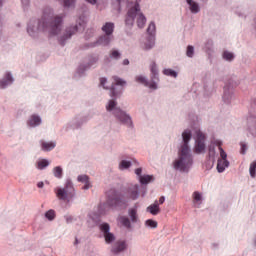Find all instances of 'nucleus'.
<instances>
[{
  "label": "nucleus",
  "instance_id": "a211bd4d",
  "mask_svg": "<svg viewBox=\"0 0 256 256\" xmlns=\"http://www.w3.org/2000/svg\"><path fill=\"white\" fill-rule=\"evenodd\" d=\"M127 249V244H125V241H120L114 244L112 251L113 253H121V251H125Z\"/></svg>",
  "mask_w": 256,
  "mask_h": 256
},
{
  "label": "nucleus",
  "instance_id": "f3484780",
  "mask_svg": "<svg viewBox=\"0 0 256 256\" xmlns=\"http://www.w3.org/2000/svg\"><path fill=\"white\" fill-rule=\"evenodd\" d=\"M27 125L29 127H37V125H41V117L37 115H32L27 121Z\"/></svg>",
  "mask_w": 256,
  "mask_h": 256
},
{
  "label": "nucleus",
  "instance_id": "9d476101",
  "mask_svg": "<svg viewBox=\"0 0 256 256\" xmlns=\"http://www.w3.org/2000/svg\"><path fill=\"white\" fill-rule=\"evenodd\" d=\"M219 151H220L221 158L218 159L217 170H218V173H223V171H225V169L229 167V162L227 161V152L223 150V148L221 147V144H219Z\"/></svg>",
  "mask_w": 256,
  "mask_h": 256
},
{
  "label": "nucleus",
  "instance_id": "3c124183",
  "mask_svg": "<svg viewBox=\"0 0 256 256\" xmlns=\"http://www.w3.org/2000/svg\"><path fill=\"white\" fill-rule=\"evenodd\" d=\"M67 223H71V219L70 218H67Z\"/></svg>",
  "mask_w": 256,
  "mask_h": 256
},
{
  "label": "nucleus",
  "instance_id": "f03ea898",
  "mask_svg": "<svg viewBox=\"0 0 256 256\" xmlns=\"http://www.w3.org/2000/svg\"><path fill=\"white\" fill-rule=\"evenodd\" d=\"M182 139L184 144L182 145L179 152V159L174 162V169L179 171H187L189 167L193 164V158L189 153V141H191V131L185 130L182 133Z\"/></svg>",
  "mask_w": 256,
  "mask_h": 256
},
{
  "label": "nucleus",
  "instance_id": "2f4dec72",
  "mask_svg": "<svg viewBox=\"0 0 256 256\" xmlns=\"http://www.w3.org/2000/svg\"><path fill=\"white\" fill-rule=\"evenodd\" d=\"M164 75H168L169 77H177V72L171 69H165L164 70Z\"/></svg>",
  "mask_w": 256,
  "mask_h": 256
},
{
  "label": "nucleus",
  "instance_id": "6ab92c4d",
  "mask_svg": "<svg viewBox=\"0 0 256 256\" xmlns=\"http://www.w3.org/2000/svg\"><path fill=\"white\" fill-rule=\"evenodd\" d=\"M78 181L80 183H84L83 189H90L91 182H89V176H87V175H80V176H78Z\"/></svg>",
  "mask_w": 256,
  "mask_h": 256
},
{
  "label": "nucleus",
  "instance_id": "58836bf2",
  "mask_svg": "<svg viewBox=\"0 0 256 256\" xmlns=\"http://www.w3.org/2000/svg\"><path fill=\"white\" fill-rule=\"evenodd\" d=\"M151 72L153 73V75H157V65L155 64V62H153L151 65Z\"/></svg>",
  "mask_w": 256,
  "mask_h": 256
},
{
  "label": "nucleus",
  "instance_id": "de8ad7c7",
  "mask_svg": "<svg viewBox=\"0 0 256 256\" xmlns=\"http://www.w3.org/2000/svg\"><path fill=\"white\" fill-rule=\"evenodd\" d=\"M86 1L91 5H95V3H97V0H86Z\"/></svg>",
  "mask_w": 256,
  "mask_h": 256
},
{
  "label": "nucleus",
  "instance_id": "c03bdc74",
  "mask_svg": "<svg viewBox=\"0 0 256 256\" xmlns=\"http://www.w3.org/2000/svg\"><path fill=\"white\" fill-rule=\"evenodd\" d=\"M247 149V146L242 144V149H241V153L242 155H245V150Z\"/></svg>",
  "mask_w": 256,
  "mask_h": 256
},
{
  "label": "nucleus",
  "instance_id": "39448f33",
  "mask_svg": "<svg viewBox=\"0 0 256 256\" xmlns=\"http://www.w3.org/2000/svg\"><path fill=\"white\" fill-rule=\"evenodd\" d=\"M56 197L61 201H71L75 197V188L71 181L66 182L64 188L55 189Z\"/></svg>",
  "mask_w": 256,
  "mask_h": 256
},
{
  "label": "nucleus",
  "instance_id": "c9c22d12",
  "mask_svg": "<svg viewBox=\"0 0 256 256\" xmlns=\"http://www.w3.org/2000/svg\"><path fill=\"white\" fill-rule=\"evenodd\" d=\"M193 53H194L193 46H188L187 47V52H186L187 57H193Z\"/></svg>",
  "mask_w": 256,
  "mask_h": 256
},
{
  "label": "nucleus",
  "instance_id": "49530a36",
  "mask_svg": "<svg viewBox=\"0 0 256 256\" xmlns=\"http://www.w3.org/2000/svg\"><path fill=\"white\" fill-rule=\"evenodd\" d=\"M44 185L45 184L43 182H38L37 187H39V189H43Z\"/></svg>",
  "mask_w": 256,
  "mask_h": 256
},
{
  "label": "nucleus",
  "instance_id": "4d7b16f0",
  "mask_svg": "<svg viewBox=\"0 0 256 256\" xmlns=\"http://www.w3.org/2000/svg\"><path fill=\"white\" fill-rule=\"evenodd\" d=\"M118 3H121V0H118Z\"/></svg>",
  "mask_w": 256,
  "mask_h": 256
},
{
  "label": "nucleus",
  "instance_id": "6e6552de",
  "mask_svg": "<svg viewBox=\"0 0 256 256\" xmlns=\"http://www.w3.org/2000/svg\"><path fill=\"white\" fill-rule=\"evenodd\" d=\"M77 31H85V17H80L78 25L68 28L66 30V34L60 39L61 45H63L64 41H67V39H70L72 35H75Z\"/></svg>",
  "mask_w": 256,
  "mask_h": 256
},
{
  "label": "nucleus",
  "instance_id": "a878e982",
  "mask_svg": "<svg viewBox=\"0 0 256 256\" xmlns=\"http://www.w3.org/2000/svg\"><path fill=\"white\" fill-rule=\"evenodd\" d=\"M54 176L58 179H61L63 177V169L60 166H57L53 170Z\"/></svg>",
  "mask_w": 256,
  "mask_h": 256
},
{
  "label": "nucleus",
  "instance_id": "a19ab883",
  "mask_svg": "<svg viewBox=\"0 0 256 256\" xmlns=\"http://www.w3.org/2000/svg\"><path fill=\"white\" fill-rule=\"evenodd\" d=\"M105 83H107V78H100V85H101L104 89H107V87H105Z\"/></svg>",
  "mask_w": 256,
  "mask_h": 256
},
{
  "label": "nucleus",
  "instance_id": "f257e3e1",
  "mask_svg": "<svg viewBox=\"0 0 256 256\" xmlns=\"http://www.w3.org/2000/svg\"><path fill=\"white\" fill-rule=\"evenodd\" d=\"M64 17V14L54 15L51 8H45L41 19L38 21V27L35 29L28 26L27 32L30 37H35V34L39 32L48 33L50 37L53 35H59V33H61Z\"/></svg>",
  "mask_w": 256,
  "mask_h": 256
},
{
  "label": "nucleus",
  "instance_id": "20e7f679",
  "mask_svg": "<svg viewBox=\"0 0 256 256\" xmlns=\"http://www.w3.org/2000/svg\"><path fill=\"white\" fill-rule=\"evenodd\" d=\"M106 110L114 111L113 115L116 117V119H118V121H120L124 125H127L128 127H131L133 125L131 117H129V115H126V113L120 108H117V101L109 100L108 105H106Z\"/></svg>",
  "mask_w": 256,
  "mask_h": 256
},
{
  "label": "nucleus",
  "instance_id": "ddd939ff",
  "mask_svg": "<svg viewBox=\"0 0 256 256\" xmlns=\"http://www.w3.org/2000/svg\"><path fill=\"white\" fill-rule=\"evenodd\" d=\"M127 195L129 199H132L133 201H135V199L139 197V185L134 184L128 187Z\"/></svg>",
  "mask_w": 256,
  "mask_h": 256
},
{
  "label": "nucleus",
  "instance_id": "09e8293b",
  "mask_svg": "<svg viewBox=\"0 0 256 256\" xmlns=\"http://www.w3.org/2000/svg\"><path fill=\"white\" fill-rule=\"evenodd\" d=\"M23 5H29V0H21Z\"/></svg>",
  "mask_w": 256,
  "mask_h": 256
},
{
  "label": "nucleus",
  "instance_id": "b1692460",
  "mask_svg": "<svg viewBox=\"0 0 256 256\" xmlns=\"http://www.w3.org/2000/svg\"><path fill=\"white\" fill-rule=\"evenodd\" d=\"M111 229V226H109V223H102L100 225V231L103 233V235H107Z\"/></svg>",
  "mask_w": 256,
  "mask_h": 256
},
{
  "label": "nucleus",
  "instance_id": "473e14b6",
  "mask_svg": "<svg viewBox=\"0 0 256 256\" xmlns=\"http://www.w3.org/2000/svg\"><path fill=\"white\" fill-rule=\"evenodd\" d=\"M112 79L116 85H121V86L125 85V81H123V79H121L117 76H113Z\"/></svg>",
  "mask_w": 256,
  "mask_h": 256
},
{
  "label": "nucleus",
  "instance_id": "cd10ccee",
  "mask_svg": "<svg viewBox=\"0 0 256 256\" xmlns=\"http://www.w3.org/2000/svg\"><path fill=\"white\" fill-rule=\"evenodd\" d=\"M45 217H46V219H48V221H53V219H55V210H53V209L48 210L45 213Z\"/></svg>",
  "mask_w": 256,
  "mask_h": 256
},
{
  "label": "nucleus",
  "instance_id": "f704fd0d",
  "mask_svg": "<svg viewBox=\"0 0 256 256\" xmlns=\"http://www.w3.org/2000/svg\"><path fill=\"white\" fill-rule=\"evenodd\" d=\"M146 225L148 227H152V229H155V228H157V221H155V220H147L146 221Z\"/></svg>",
  "mask_w": 256,
  "mask_h": 256
},
{
  "label": "nucleus",
  "instance_id": "1a4fd4ad",
  "mask_svg": "<svg viewBox=\"0 0 256 256\" xmlns=\"http://www.w3.org/2000/svg\"><path fill=\"white\" fill-rule=\"evenodd\" d=\"M155 31H156L155 23L151 22L147 28V33L151 35V37L144 44L143 46L144 51H149V49H153V47H155V38H153V35H155Z\"/></svg>",
  "mask_w": 256,
  "mask_h": 256
},
{
  "label": "nucleus",
  "instance_id": "4c0bfd02",
  "mask_svg": "<svg viewBox=\"0 0 256 256\" xmlns=\"http://www.w3.org/2000/svg\"><path fill=\"white\" fill-rule=\"evenodd\" d=\"M193 199H194V201H201V193L194 192L193 193Z\"/></svg>",
  "mask_w": 256,
  "mask_h": 256
},
{
  "label": "nucleus",
  "instance_id": "5701e85b",
  "mask_svg": "<svg viewBox=\"0 0 256 256\" xmlns=\"http://www.w3.org/2000/svg\"><path fill=\"white\" fill-rule=\"evenodd\" d=\"M129 215L132 223H137V209L135 208L130 209Z\"/></svg>",
  "mask_w": 256,
  "mask_h": 256
},
{
  "label": "nucleus",
  "instance_id": "2eb2a0df",
  "mask_svg": "<svg viewBox=\"0 0 256 256\" xmlns=\"http://www.w3.org/2000/svg\"><path fill=\"white\" fill-rule=\"evenodd\" d=\"M148 213H151V215H159L161 213V208H159V202L156 200L154 204H151L147 207Z\"/></svg>",
  "mask_w": 256,
  "mask_h": 256
},
{
  "label": "nucleus",
  "instance_id": "412c9836",
  "mask_svg": "<svg viewBox=\"0 0 256 256\" xmlns=\"http://www.w3.org/2000/svg\"><path fill=\"white\" fill-rule=\"evenodd\" d=\"M118 221L124 226L126 227V229H131V221L129 220V218L125 217V216H121L118 218Z\"/></svg>",
  "mask_w": 256,
  "mask_h": 256
},
{
  "label": "nucleus",
  "instance_id": "393cba45",
  "mask_svg": "<svg viewBox=\"0 0 256 256\" xmlns=\"http://www.w3.org/2000/svg\"><path fill=\"white\" fill-rule=\"evenodd\" d=\"M190 6L191 13H199V4L197 2L192 1V3H188Z\"/></svg>",
  "mask_w": 256,
  "mask_h": 256
},
{
  "label": "nucleus",
  "instance_id": "dca6fc26",
  "mask_svg": "<svg viewBox=\"0 0 256 256\" xmlns=\"http://www.w3.org/2000/svg\"><path fill=\"white\" fill-rule=\"evenodd\" d=\"M136 81L137 83H141L142 85H145V87H149L150 89H157V84H155L154 82H147V79H145V77L143 76L136 77Z\"/></svg>",
  "mask_w": 256,
  "mask_h": 256
},
{
  "label": "nucleus",
  "instance_id": "aec40b11",
  "mask_svg": "<svg viewBox=\"0 0 256 256\" xmlns=\"http://www.w3.org/2000/svg\"><path fill=\"white\" fill-rule=\"evenodd\" d=\"M56 144L54 142H42L41 147L42 151H53Z\"/></svg>",
  "mask_w": 256,
  "mask_h": 256
},
{
  "label": "nucleus",
  "instance_id": "c756f323",
  "mask_svg": "<svg viewBox=\"0 0 256 256\" xmlns=\"http://www.w3.org/2000/svg\"><path fill=\"white\" fill-rule=\"evenodd\" d=\"M249 171H250L251 177L255 178V175H256V162H252L250 164Z\"/></svg>",
  "mask_w": 256,
  "mask_h": 256
},
{
  "label": "nucleus",
  "instance_id": "79ce46f5",
  "mask_svg": "<svg viewBox=\"0 0 256 256\" xmlns=\"http://www.w3.org/2000/svg\"><path fill=\"white\" fill-rule=\"evenodd\" d=\"M247 121H248V125H251V123H256L255 118H252V117H249V118L247 119Z\"/></svg>",
  "mask_w": 256,
  "mask_h": 256
},
{
  "label": "nucleus",
  "instance_id": "603ef678",
  "mask_svg": "<svg viewBox=\"0 0 256 256\" xmlns=\"http://www.w3.org/2000/svg\"><path fill=\"white\" fill-rule=\"evenodd\" d=\"M187 1V3H192L193 2V0H186Z\"/></svg>",
  "mask_w": 256,
  "mask_h": 256
},
{
  "label": "nucleus",
  "instance_id": "9b49d317",
  "mask_svg": "<svg viewBox=\"0 0 256 256\" xmlns=\"http://www.w3.org/2000/svg\"><path fill=\"white\" fill-rule=\"evenodd\" d=\"M205 151V134L200 130L196 131L195 153H204Z\"/></svg>",
  "mask_w": 256,
  "mask_h": 256
},
{
  "label": "nucleus",
  "instance_id": "423d86ee",
  "mask_svg": "<svg viewBox=\"0 0 256 256\" xmlns=\"http://www.w3.org/2000/svg\"><path fill=\"white\" fill-rule=\"evenodd\" d=\"M115 29V24L111 22H107L103 27L102 31L106 33V35L100 37L98 41L96 42L97 45H109L111 43L113 37L111 36L113 34V31Z\"/></svg>",
  "mask_w": 256,
  "mask_h": 256
},
{
  "label": "nucleus",
  "instance_id": "c85d7f7f",
  "mask_svg": "<svg viewBox=\"0 0 256 256\" xmlns=\"http://www.w3.org/2000/svg\"><path fill=\"white\" fill-rule=\"evenodd\" d=\"M104 239L106 243H112V241H115V235H113L111 232H108L107 234H104Z\"/></svg>",
  "mask_w": 256,
  "mask_h": 256
},
{
  "label": "nucleus",
  "instance_id": "7ed1b4c3",
  "mask_svg": "<svg viewBox=\"0 0 256 256\" xmlns=\"http://www.w3.org/2000/svg\"><path fill=\"white\" fill-rule=\"evenodd\" d=\"M135 19L137 27H139V29H143V27H145V23H147V18L143 12H141V6H139V3L137 2L128 10L125 19L126 26L131 27L135 23Z\"/></svg>",
  "mask_w": 256,
  "mask_h": 256
},
{
  "label": "nucleus",
  "instance_id": "72a5a7b5",
  "mask_svg": "<svg viewBox=\"0 0 256 256\" xmlns=\"http://www.w3.org/2000/svg\"><path fill=\"white\" fill-rule=\"evenodd\" d=\"M76 0H63L64 7H73Z\"/></svg>",
  "mask_w": 256,
  "mask_h": 256
},
{
  "label": "nucleus",
  "instance_id": "37998d69",
  "mask_svg": "<svg viewBox=\"0 0 256 256\" xmlns=\"http://www.w3.org/2000/svg\"><path fill=\"white\" fill-rule=\"evenodd\" d=\"M165 203V196L159 198V205H163Z\"/></svg>",
  "mask_w": 256,
  "mask_h": 256
},
{
  "label": "nucleus",
  "instance_id": "e433bc0d",
  "mask_svg": "<svg viewBox=\"0 0 256 256\" xmlns=\"http://www.w3.org/2000/svg\"><path fill=\"white\" fill-rule=\"evenodd\" d=\"M110 56L113 59H119V57H121V54L119 53V51L113 50L112 53L110 54Z\"/></svg>",
  "mask_w": 256,
  "mask_h": 256
},
{
  "label": "nucleus",
  "instance_id": "4468645a",
  "mask_svg": "<svg viewBox=\"0 0 256 256\" xmlns=\"http://www.w3.org/2000/svg\"><path fill=\"white\" fill-rule=\"evenodd\" d=\"M11 83H13V76H11V73H6L5 77L0 81V89H5Z\"/></svg>",
  "mask_w": 256,
  "mask_h": 256
},
{
  "label": "nucleus",
  "instance_id": "f8f14e48",
  "mask_svg": "<svg viewBox=\"0 0 256 256\" xmlns=\"http://www.w3.org/2000/svg\"><path fill=\"white\" fill-rule=\"evenodd\" d=\"M142 172H143V169H141V168H137L135 170V174L138 175L140 183L142 185H147V183H151V181H153V176H151V175L141 176Z\"/></svg>",
  "mask_w": 256,
  "mask_h": 256
},
{
  "label": "nucleus",
  "instance_id": "ea45409f",
  "mask_svg": "<svg viewBox=\"0 0 256 256\" xmlns=\"http://www.w3.org/2000/svg\"><path fill=\"white\" fill-rule=\"evenodd\" d=\"M209 155L210 157H213L215 155V146L209 147Z\"/></svg>",
  "mask_w": 256,
  "mask_h": 256
},
{
  "label": "nucleus",
  "instance_id": "864d4df0",
  "mask_svg": "<svg viewBox=\"0 0 256 256\" xmlns=\"http://www.w3.org/2000/svg\"><path fill=\"white\" fill-rule=\"evenodd\" d=\"M77 243H79V240H77V238H76V240H75V244L77 245Z\"/></svg>",
  "mask_w": 256,
  "mask_h": 256
},
{
  "label": "nucleus",
  "instance_id": "a18cd8bd",
  "mask_svg": "<svg viewBox=\"0 0 256 256\" xmlns=\"http://www.w3.org/2000/svg\"><path fill=\"white\" fill-rule=\"evenodd\" d=\"M110 97H117V94L115 93V89L112 88Z\"/></svg>",
  "mask_w": 256,
  "mask_h": 256
},
{
  "label": "nucleus",
  "instance_id": "4be33fe9",
  "mask_svg": "<svg viewBox=\"0 0 256 256\" xmlns=\"http://www.w3.org/2000/svg\"><path fill=\"white\" fill-rule=\"evenodd\" d=\"M45 167H49V161L46 159L39 160L37 162V169L43 170Z\"/></svg>",
  "mask_w": 256,
  "mask_h": 256
},
{
  "label": "nucleus",
  "instance_id": "5fc2aeb1",
  "mask_svg": "<svg viewBox=\"0 0 256 256\" xmlns=\"http://www.w3.org/2000/svg\"><path fill=\"white\" fill-rule=\"evenodd\" d=\"M2 4H3V0H0V7H1Z\"/></svg>",
  "mask_w": 256,
  "mask_h": 256
},
{
  "label": "nucleus",
  "instance_id": "bb28decb",
  "mask_svg": "<svg viewBox=\"0 0 256 256\" xmlns=\"http://www.w3.org/2000/svg\"><path fill=\"white\" fill-rule=\"evenodd\" d=\"M223 59H225L226 61H233V59H235V55H233V53H231L229 51H224Z\"/></svg>",
  "mask_w": 256,
  "mask_h": 256
},
{
  "label": "nucleus",
  "instance_id": "6e6d98bb",
  "mask_svg": "<svg viewBox=\"0 0 256 256\" xmlns=\"http://www.w3.org/2000/svg\"><path fill=\"white\" fill-rule=\"evenodd\" d=\"M90 33H94V31H93V30H90Z\"/></svg>",
  "mask_w": 256,
  "mask_h": 256
},
{
  "label": "nucleus",
  "instance_id": "0eeeda50",
  "mask_svg": "<svg viewBox=\"0 0 256 256\" xmlns=\"http://www.w3.org/2000/svg\"><path fill=\"white\" fill-rule=\"evenodd\" d=\"M107 205L109 207H126L127 202L115 190H111L108 194Z\"/></svg>",
  "mask_w": 256,
  "mask_h": 256
},
{
  "label": "nucleus",
  "instance_id": "8fccbe9b",
  "mask_svg": "<svg viewBox=\"0 0 256 256\" xmlns=\"http://www.w3.org/2000/svg\"><path fill=\"white\" fill-rule=\"evenodd\" d=\"M123 65H129V60L125 59V60L123 61Z\"/></svg>",
  "mask_w": 256,
  "mask_h": 256
},
{
  "label": "nucleus",
  "instance_id": "7c9ffc66",
  "mask_svg": "<svg viewBox=\"0 0 256 256\" xmlns=\"http://www.w3.org/2000/svg\"><path fill=\"white\" fill-rule=\"evenodd\" d=\"M130 167H131V162L126 160H122L119 166L120 169H129Z\"/></svg>",
  "mask_w": 256,
  "mask_h": 256
}]
</instances>
